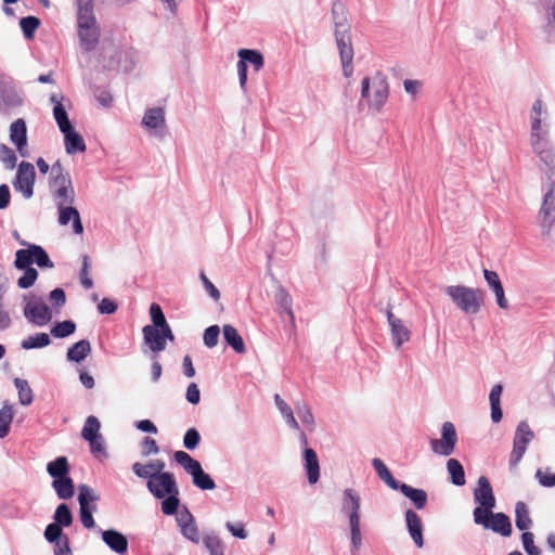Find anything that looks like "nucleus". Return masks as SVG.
I'll list each match as a JSON object with an SVG mask.
<instances>
[{"label":"nucleus","mask_w":555,"mask_h":555,"mask_svg":"<svg viewBox=\"0 0 555 555\" xmlns=\"http://www.w3.org/2000/svg\"><path fill=\"white\" fill-rule=\"evenodd\" d=\"M453 304L465 314H477L485 304V292L465 285H450L444 289Z\"/></svg>","instance_id":"nucleus-1"},{"label":"nucleus","mask_w":555,"mask_h":555,"mask_svg":"<svg viewBox=\"0 0 555 555\" xmlns=\"http://www.w3.org/2000/svg\"><path fill=\"white\" fill-rule=\"evenodd\" d=\"M173 460L192 477V482L196 488L203 491L216 488L215 480L203 469L199 461L193 459L188 452L176 451Z\"/></svg>","instance_id":"nucleus-2"},{"label":"nucleus","mask_w":555,"mask_h":555,"mask_svg":"<svg viewBox=\"0 0 555 555\" xmlns=\"http://www.w3.org/2000/svg\"><path fill=\"white\" fill-rule=\"evenodd\" d=\"M474 522L504 538H508L513 533L512 520L503 512L493 513L492 509H490V513L482 515L480 511L476 515V518H474Z\"/></svg>","instance_id":"nucleus-3"},{"label":"nucleus","mask_w":555,"mask_h":555,"mask_svg":"<svg viewBox=\"0 0 555 555\" xmlns=\"http://www.w3.org/2000/svg\"><path fill=\"white\" fill-rule=\"evenodd\" d=\"M238 62L236 64L240 87L245 91L247 85V64H250L256 72H259L264 65L262 53L256 49H241L237 53Z\"/></svg>","instance_id":"nucleus-4"},{"label":"nucleus","mask_w":555,"mask_h":555,"mask_svg":"<svg viewBox=\"0 0 555 555\" xmlns=\"http://www.w3.org/2000/svg\"><path fill=\"white\" fill-rule=\"evenodd\" d=\"M474 501L479 504L473 511V517L481 511L482 515L490 513L496 504L495 495L493 493L490 480L486 476H480L477 481V488L474 490Z\"/></svg>","instance_id":"nucleus-5"},{"label":"nucleus","mask_w":555,"mask_h":555,"mask_svg":"<svg viewBox=\"0 0 555 555\" xmlns=\"http://www.w3.org/2000/svg\"><path fill=\"white\" fill-rule=\"evenodd\" d=\"M35 179L36 171L34 165L23 160L17 166L12 185L15 191L21 192L26 199H29L34 195Z\"/></svg>","instance_id":"nucleus-6"},{"label":"nucleus","mask_w":555,"mask_h":555,"mask_svg":"<svg viewBox=\"0 0 555 555\" xmlns=\"http://www.w3.org/2000/svg\"><path fill=\"white\" fill-rule=\"evenodd\" d=\"M457 442V434L453 423L444 422L441 427V439H431V451L438 455H451Z\"/></svg>","instance_id":"nucleus-7"},{"label":"nucleus","mask_w":555,"mask_h":555,"mask_svg":"<svg viewBox=\"0 0 555 555\" xmlns=\"http://www.w3.org/2000/svg\"><path fill=\"white\" fill-rule=\"evenodd\" d=\"M24 317L33 324L43 326L52 319V311L41 298L30 295V300L24 306Z\"/></svg>","instance_id":"nucleus-8"},{"label":"nucleus","mask_w":555,"mask_h":555,"mask_svg":"<svg viewBox=\"0 0 555 555\" xmlns=\"http://www.w3.org/2000/svg\"><path fill=\"white\" fill-rule=\"evenodd\" d=\"M539 221L543 235H548L555 222V181L550 182L548 190L543 196Z\"/></svg>","instance_id":"nucleus-9"},{"label":"nucleus","mask_w":555,"mask_h":555,"mask_svg":"<svg viewBox=\"0 0 555 555\" xmlns=\"http://www.w3.org/2000/svg\"><path fill=\"white\" fill-rule=\"evenodd\" d=\"M146 487L156 499H163L167 494L179 490L172 473L153 475L152 480L146 482Z\"/></svg>","instance_id":"nucleus-10"},{"label":"nucleus","mask_w":555,"mask_h":555,"mask_svg":"<svg viewBox=\"0 0 555 555\" xmlns=\"http://www.w3.org/2000/svg\"><path fill=\"white\" fill-rule=\"evenodd\" d=\"M372 89L373 93L371 94V99H369V107L379 112L389 96L387 77L382 72H377L372 77Z\"/></svg>","instance_id":"nucleus-11"},{"label":"nucleus","mask_w":555,"mask_h":555,"mask_svg":"<svg viewBox=\"0 0 555 555\" xmlns=\"http://www.w3.org/2000/svg\"><path fill=\"white\" fill-rule=\"evenodd\" d=\"M361 496L352 488L343 491L340 513L345 515L350 524L360 522Z\"/></svg>","instance_id":"nucleus-12"},{"label":"nucleus","mask_w":555,"mask_h":555,"mask_svg":"<svg viewBox=\"0 0 555 555\" xmlns=\"http://www.w3.org/2000/svg\"><path fill=\"white\" fill-rule=\"evenodd\" d=\"M181 535L194 544L201 541L199 530L195 517L186 506L176 517Z\"/></svg>","instance_id":"nucleus-13"},{"label":"nucleus","mask_w":555,"mask_h":555,"mask_svg":"<svg viewBox=\"0 0 555 555\" xmlns=\"http://www.w3.org/2000/svg\"><path fill=\"white\" fill-rule=\"evenodd\" d=\"M104 544L113 552L119 555H126L129 548V541L127 535L116 529L103 530L98 528Z\"/></svg>","instance_id":"nucleus-14"},{"label":"nucleus","mask_w":555,"mask_h":555,"mask_svg":"<svg viewBox=\"0 0 555 555\" xmlns=\"http://www.w3.org/2000/svg\"><path fill=\"white\" fill-rule=\"evenodd\" d=\"M142 125L151 130H154V135L164 139L166 130L165 112L162 107H152L146 109L142 118Z\"/></svg>","instance_id":"nucleus-15"},{"label":"nucleus","mask_w":555,"mask_h":555,"mask_svg":"<svg viewBox=\"0 0 555 555\" xmlns=\"http://www.w3.org/2000/svg\"><path fill=\"white\" fill-rule=\"evenodd\" d=\"M386 317L390 326L392 344L399 349L404 343L410 340L411 331L403 324L401 319L392 313L390 307L386 309Z\"/></svg>","instance_id":"nucleus-16"},{"label":"nucleus","mask_w":555,"mask_h":555,"mask_svg":"<svg viewBox=\"0 0 555 555\" xmlns=\"http://www.w3.org/2000/svg\"><path fill=\"white\" fill-rule=\"evenodd\" d=\"M59 212V223L61 225H67L72 221L73 232L75 234L83 233V224L81 221L80 214L73 205H63V203H56Z\"/></svg>","instance_id":"nucleus-17"},{"label":"nucleus","mask_w":555,"mask_h":555,"mask_svg":"<svg viewBox=\"0 0 555 555\" xmlns=\"http://www.w3.org/2000/svg\"><path fill=\"white\" fill-rule=\"evenodd\" d=\"M404 520L406 530L414 544L416 547L422 548L424 546V525L422 518L415 511L409 508L404 513Z\"/></svg>","instance_id":"nucleus-18"},{"label":"nucleus","mask_w":555,"mask_h":555,"mask_svg":"<svg viewBox=\"0 0 555 555\" xmlns=\"http://www.w3.org/2000/svg\"><path fill=\"white\" fill-rule=\"evenodd\" d=\"M336 46L340 59L353 57V47L351 40L350 25H337L334 29Z\"/></svg>","instance_id":"nucleus-19"},{"label":"nucleus","mask_w":555,"mask_h":555,"mask_svg":"<svg viewBox=\"0 0 555 555\" xmlns=\"http://www.w3.org/2000/svg\"><path fill=\"white\" fill-rule=\"evenodd\" d=\"M546 114L543 111V102L537 99L531 108V143L537 141L546 140L547 130L542 128V114Z\"/></svg>","instance_id":"nucleus-20"},{"label":"nucleus","mask_w":555,"mask_h":555,"mask_svg":"<svg viewBox=\"0 0 555 555\" xmlns=\"http://www.w3.org/2000/svg\"><path fill=\"white\" fill-rule=\"evenodd\" d=\"M485 281L487 282L489 288L494 293L495 300L498 306L501 309H507L508 308V301L505 297V292L503 284L500 280L499 274L495 271L483 269L482 270Z\"/></svg>","instance_id":"nucleus-21"},{"label":"nucleus","mask_w":555,"mask_h":555,"mask_svg":"<svg viewBox=\"0 0 555 555\" xmlns=\"http://www.w3.org/2000/svg\"><path fill=\"white\" fill-rule=\"evenodd\" d=\"M533 151L538 154L541 162L547 167L546 175L548 179L555 173V153L547 140L531 143Z\"/></svg>","instance_id":"nucleus-22"},{"label":"nucleus","mask_w":555,"mask_h":555,"mask_svg":"<svg viewBox=\"0 0 555 555\" xmlns=\"http://www.w3.org/2000/svg\"><path fill=\"white\" fill-rule=\"evenodd\" d=\"M64 134L65 151L68 155L76 153H83L87 149L85 140L80 133H78L74 126L67 129L61 130Z\"/></svg>","instance_id":"nucleus-23"},{"label":"nucleus","mask_w":555,"mask_h":555,"mask_svg":"<svg viewBox=\"0 0 555 555\" xmlns=\"http://www.w3.org/2000/svg\"><path fill=\"white\" fill-rule=\"evenodd\" d=\"M302 457L308 481L310 485H314L320 479V464L317 452L312 448L306 447Z\"/></svg>","instance_id":"nucleus-24"},{"label":"nucleus","mask_w":555,"mask_h":555,"mask_svg":"<svg viewBox=\"0 0 555 555\" xmlns=\"http://www.w3.org/2000/svg\"><path fill=\"white\" fill-rule=\"evenodd\" d=\"M78 37L80 46L86 52H91L96 48L100 38L98 25L78 26Z\"/></svg>","instance_id":"nucleus-25"},{"label":"nucleus","mask_w":555,"mask_h":555,"mask_svg":"<svg viewBox=\"0 0 555 555\" xmlns=\"http://www.w3.org/2000/svg\"><path fill=\"white\" fill-rule=\"evenodd\" d=\"M396 491L401 492L406 499H409L416 509H423L427 504L428 494L424 489L413 488L412 486L402 482Z\"/></svg>","instance_id":"nucleus-26"},{"label":"nucleus","mask_w":555,"mask_h":555,"mask_svg":"<svg viewBox=\"0 0 555 555\" xmlns=\"http://www.w3.org/2000/svg\"><path fill=\"white\" fill-rule=\"evenodd\" d=\"M144 344L154 352L158 353L165 350L166 346L164 343L163 334L160 328L152 327V325H145L142 328Z\"/></svg>","instance_id":"nucleus-27"},{"label":"nucleus","mask_w":555,"mask_h":555,"mask_svg":"<svg viewBox=\"0 0 555 555\" xmlns=\"http://www.w3.org/2000/svg\"><path fill=\"white\" fill-rule=\"evenodd\" d=\"M77 26L96 25L92 0H77Z\"/></svg>","instance_id":"nucleus-28"},{"label":"nucleus","mask_w":555,"mask_h":555,"mask_svg":"<svg viewBox=\"0 0 555 555\" xmlns=\"http://www.w3.org/2000/svg\"><path fill=\"white\" fill-rule=\"evenodd\" d=\"M47 473L53 480L69 476L70 465L68 459L61 455L50 461L47 464Z\"/></svg>","instance_id":"nucleus-29"},{"label":"nucleus","mask_w":555,"mask_h":555,"mask_svg":"<svg viewBox=\"0 0 555 555\" xmlns=\"http://www.w3.org/2000/svg\"><path fill=\"white\" fill-rule=\"evenodd\" d=\"M533 521L530 517V511L528 505L522 502L518 501L515 504V526L516 528L521 531H529V529L532 527Z\"/></svg>","instance_id":"nucleus-30"},{"label":"nucleus","mask_w":555,"mask_h":555,"mask_svg":"<svg viewBox=\"0 0 555 555\" xmlns=\"http://www.w3.org/2000/svg\"><path fill=\"white\" fill-rule=\"evenodd\" d=\"M73 185L72 178L68 171L64 169L62 164L57 160L51 167V181L50 189H57Z\"/></svg>","instance_id":"nucleus-31"},{"label":"nucleus","mask_w":555,"mask_h":555,"mask_svg":"<svg viewBox=\"0 0 555 555\" xmlns=\"http://www.w3.org/2000/svg\"><path fill=\"white\" fill-rule=\"evenodd\" d=\"M91 352V344L88 339H81L72 345L66 352V358L69 362L80 363Z\"/></svg>","instance_id":"nucleus-32"},{"label":"nucleus","mask_w":555,"mask_h":555,"mask_svg":"<svg viewBox=\"0 0 555 555\" xmlns=\"http://www.w3.org/2000/svg\"><path fill=\"white\" fill-rule=\"evenodd\" d=\"M223 338L225 344L230 346L236 353H245L246 347L244 340L234 326L230 324L223 326Z\"/></svg>","instance_id":"nucleus-33"},{"label":"nucleus","mask_w":555,"mask_h":555,"mask_svg":"<svg viewBox=\"0 0 555 555\" xmlns=\"http://www.w3.org/2000/svg\"><path fill=\"white\" fill-rule=\"evenodd\" d=\"M10 140L15 147L27 145V126L23 118H18L11 124Z\"/></svg>","instance_id":"nucleus-34"},{"label":"nucleus","mask_w":555,"mask_h":555,"mask_svg":"<svg viewBox=\"0 0 555 555\" xmlns=\"http://www.w3.org/2000/svg\"><path fill=\"white\" fill-rule=\"evenodd\" d=\"M372 466L375 469L377 476L391 489L397 490V488L402 483L397 480L386 464L378 457L373 459Z\"/></svg>","instance_id":"nucleus-35"},{"label":"nucleus","mask_w":555,"mask_h":555,"mask_svg":"<svg viewBox=\"0 0 555 555\" xmlns=\"http://www.w3.org/2000/svg\"><path fill=\"white\" fill-rule=\"evenodd\" d=\"M502 392H503V386L501 384H495L491 388V391L489 395L491 420L493 423H499L503 417V412L501 409Z\"/></svg>","instance_id":"nucleus-36"},{"label":"nucleus","mask_w":555,"mask_h":555,"mask_svg":"<svg viewBox=\"0 0 555 555\" xmlns=\"http://www.w3.org/2000/svg\"><path fill=\"white\" fill-rule=\"evenodd\" d=\"M51 486L60 500H69L75 494V483L70 476L52 480Z\"/></svg>","instance_id":"nucleus-37"},{"label":"nucleus","mask_w":555,"mask_h":555,"mask_svg":"<svg viewBox=\"0 0 555 555\" xmlns=\"http://www.w3.org/2000/svg\"><path fill=\"white\" fill-rule=\"evenodd\" d=\"M50 101L54 104L53 117L59 126L60 131L73 126V124L68 117V114L66 112V108L63 105L62 101L57 99V95L52 94L50 96Z\"/></svg>","instance_id":"nucleus-38"},{"label":"nucleus","mask_w":555,"mask_h":555,"mask_svg":"<svg viewBox=\"0 0 555 555\" xmlns=\"http://www.w3.org/2000/svg\"><path fill=\"white\" fill-rule=\"evenodd\" d=\"M447 470L450 477V482L456 487L465 485V470L462 463L456 459H449L447 462Z\"/></svg>","instance_id":"nucleus-39"},{"label":"nucleus","mask_w":555,"mask_h":555,"mask_svg":"<svg viewBox=\"0 0 555 555\" xmlns=\"http://www.w3.org/2000/svg\"><path fill=\"white\" fill-rule=\"evenodd\" d=\"M50 344L51 338L49 334L42 332L29 335L27 338L23 339L21 347L25 350L41 349L48 347Z\"/></svg>","instance_id":"nucleus-40"},{"label":"nucleus","mask_w":555,"mask_h":555,"mask_svg":"<svg viewBox=\"0 0 555 555\" xmlns=\"http://www.w3.org/2000/svg\"><path fill=\"white\" fill-rule=\"evenodd\" d=\"M274 402H275V405H276L278 410L280 411V413L284 417L285 423L292 429L300 430L299 424H298V422L296 421V418L294 416L292 408L281 398L280 395H278V393L274 395Z\"/></svg>","instance_id":"nucleus-41"},{"label":"nucleus","mask_w":555,"mask_h":555,"mask_svg":"<svg viewBox=\"0 0 555 555\" xmlns=\"http://www.w3.org/2000/svg\"><path fill=\"white\" fill-rule=\"evenodd\" d=\"M20 244L26 246V248L18 249L15 253L14 267L17 270L33 268L34 259L30 251V243L20 241Z\"/></svg>","instance_id":"nucleus-42"},{"label":"nucleus","mask_w":555,"mask_h":555,"mask_svg":"<svg viewBox=\"0 0 555 555\" xmlns=\"http://www.w3.org/2000/svg\"><path fill=\"white\" fill-rule=\"evenodd\" d=\"M533 438L534 433L529 424L526 421L519 422L515 430L513 443L527 448Z\"/></svg>","instance_id":"nucleus-43"},{"label":"nucleus","mask_w":555,"mask_h":555,"mask_svg":"<svg viewBox=\"0 0 555 555\" xmlns=\"http://www.w3.org/2000/svg\"><path fill=\"white\" fill-rule=\"evenodd\" d=\"M274 298L279 309L283 310L289 317L291 321H294V313L292 309L293 299L289 293L283 286H279Z\"/></svg>","instance_id":"nucleus-44"},{"label":"nucleus","mask_w":555,"mask_h":555,"mask_svg":"<svg viewBox=\"0 0 555 555\" xmlns=\"http://www.w3.org/2000/svg\"><path fill=\"white\" fill-rule=\"evenodd\" d=\"M30 251L34 263H36L40 269H52L54 267L49 254L42 246L30 244Z\"/></svg>","instance_id":"nucleus-45"},{"label":"nucleus","mask_w":555,"mask_h":555,"mask_svg":"<svg viewBox=\"0 0 555 555\" xmlns=\"http://www.w3.org/2000/svg\"><path fill=\"white\" fill-rule=\"evenodd\" d=\"M76 323L73 320H64L55 322L50 328V334L54 338H66L73 335L76 332Z\"/></svg>","instance_id":"nucleus-46"},{"label":"nucleus","mask_w":555,"mask_h":555,"mask_svg":"<svg viewBox=\"0 0 555 555\" xmlns=\"http://www.w3.org/2000/svg\"><path fill=\"white\" fill-rule=\"evenodd\" d=\"M73 513L66 503H61L54 511L53 524L62 528H68L73 524Z\"/></svg>","instance_id":"nucleus-47"},{"label":"nucleus","mask_w":555,"mask_h":555,"mask_svg":"<svg viewBox=\"0 0 555 555\" xmlns=\"http://www.w3.org/2000/svg\"><path fill=\"white\" fill-rule=\"evenodd\" d=\"M15 388L18 392V401L22 405H29L34 400V392L26 379L16 377L13 380Z\"/></svg>","instance_id":"nucleus-48"},{"label":"nucleus","mask_w":555,"mask_h":555,"mask_svg":"<svg viewBox=\"0 0 555 555\" xmlns=\"http://www.w3.org/2000/svg\"><path fill=\"white\" fill-rule=\"evenodd\" d=\"M296 413L309 431L315 428V421L310 406L305 401H298L295 405Z\"/></svg>","instance_id":"nucleus-49"},{"label":"nucleus","mask_w":555,"mask_h":555,"mask_svg":"<svg viewBox=\"0 0 555 555\" xmlns=\"http://www.w3.org/2000/svg\"><path fill=\"white\" fill-rule=\"evenodd\" d=\"M78 503L79 506H96L94 502L100 500V495L95 493V491L89 487L88 485H79L78 486Z\"/></svg>","instance_id":"nucleus-50"},{"label":"nucleus","mask_w":555,"mask_h":555,"mask_svg":"<svg viewBox=\"0 0 555 555\" xmlns=\"http://www.w3.org/2000/svg\"><path fill=\"white\" fill-rule=\"evenodd\" d=\"M41 21L34 15L24 16L20 20L22 33L27 40L35 37L36 30L39 28Z\"/></svg>","instance_id":"nucleus-51"},{"label":"nucleus","mask_w":555,"mask_h":555,"mask_svg":"<svg viewBox=\"0 0 555 555\" xmlns=\"http://www.w3.org/2000/svg\"><path fill=\"white\" fill-rule=\"evenodd\" d=\"M162 500V512L167 516L177 515L179 506H180V499H179V490L167 494Z\"/></svg>","instance_id":"nucleus-52"},{"label":"nucleus","mask_w":555,"mask_h":555,"mask_svg":"<svg viewBox=\"0 0 555 555\" xmlns=\"http://www.w3.org/2000/svg\"><path fill=\"white\" fill-rule=\"evenodd\" d=\"M100 421L94 415H89L85 422V425L81 430V437L85 440H90L98 438L100 435Z\"/></svg>","instance_id":"nucleus-53"},{"label":"nucleus","mask_w":555,"mask_h":555,"mask_svg":"<svg viewBox=\"0 0 555 555\" xmlns=\"http://www.w3.org/2000/svg\"><path fill=\"white\" fill-rule=\"evenodd\" d=\"M0 101L8 107H17L23 103V99L14 88L0 89Z\"/></svg>","instance_id":"nucleus-54"},{"label":"nucleus","mask_w":555,"mask_h":555,"mask_svg":"<svg viewBox=\"0 0 555 555\" xmlns=\"http://www.w3.org/2000/svg\"><path fill=\"white\" fill-rule=\"evenodd\" d=\"M52 196L54 199H59L56 203H63V205H73L75 202V191L73 185L53 189Z\"/></svg>","instance_id":"nucleus-55"},{"label":"nucleus","mask_w":555,"mask_h":555,"mask_svg":"<svg viewBox=\"0 0 555 555\" xmlns=\"http://www.w3.org/2000/svg\"><path fill=\"white\" fill-rule=\"evenodd\" d=\"M12 418V406L9 404H4L0 409V438H4L9 435Z\"/></svg>","instance_id":"nucleus-56"},{"label":"nucleus","mask_w":555,"mask_h":555,"mask_svg":"<svg viewBox=\"0 0 555 555\" xmlns=\"http://www.w3.org/2000/svg\"><path fill=\"white\" fill-rule=\"evenodd\" d=\"M203 542L210 555H224V544L218 535H205Z\"/></svg>","instance_id":"nucleus-57"},{"label":"nucleus","mask_w":555,"mask_h":555,"mask_svg":"<svg viewBox=\"0 0 555 555\" xmlns=\"http://www.w3.org/2000/svg\"><path fill=\"white\" fill-rule=\"evenodd\" d=\"M150 315H151V320L153 323V324H151L152 327L162 328V327L168 325V322L163 312V309L158 304L153 302L150 306Z\"/></svg>","instance_id":"nucleus-58"},{"label":"nucleus","mask_w":555,"mask_h":555,"mask_svg":"<svg viewBox=\"0 0 555 555\" xmlns=\"http://www.w3.org/2000/svg\"><path fill=\"white\" fill-rule=\"evenodd\" d=\"M94 512L96 506H79V519L86 529H95Z\"/></svg>","instance_id":"nucleus-59"},{"label":"nucleus","mask_w":555,"mask_h":555,"mask_svg":"<svg viewBox=\"0 0 555 555\" xmlns=\"http://www.w3.org/2000/svg\"><path fill=\"white\" fill-rule=\"evenodd\" d=\"M22 270L24 271V273L22 276L18 278L17 286L22 289H27V288L31 287L35 284V282L37 281L38 271L34 267L27 268V269H22Z\"/></svg>","instance_id":"nucleus-60"},{"label":"nucleus","mask_w":555,"mask_h":555,"mask_svg":"<svg viewBox=\"0 0 555 555\" xmlns=\"http://www.w3.org/2000/svg\"><path fill=\"white\" fill-rule=\"evenodd\" d=\"M522 548L527 555H540L541 550L534 544V534L531 531H525L520 535Z\"/></svg>","instance_id":"nucleus-61"},{"label":"nucleus","mask_w":555,"mask_h":555,"mask_svg":"<svg viewBox=\"0 0 555 555\" xmlns=\"http://www.w3.org/2000/svg\"><path fill=\"white\" fill-rule=\"evenodd\" d=\"M201 434L195 427L189 428L183 436V447L190 451L195 450L201 443Z\"/></svg>","instance_id":"nucleus-62"},{"label":"nucleus","mask_w":555,"mask_h":555,"mask_svg":"<svg viewBox=\"0 0 555 555\" xmlns=\"http://www.w3.org/2000/svg\"><path fill=\"white\" fill-rule=\"evenodd\" d=\"M535 479L544 488H553L555 486V473H551L550 468L535 472Z\"/></svg>","instance_id":"nucleus-63"},{"label":"nucleus","mask_w":555,"mask_h":555,"mask_svg":"<svg viewBox=\"0 0 555 555\" xmlns=\"http://www.w3.org/2000/svg\"><path fill=\"white\" fill-rule=\"evenodd\" d=\"M51 544H53V555H74L68 535L62 537L57 542Z\"/></svg>","instance_id":"nucleus-64"}]
</instances>
